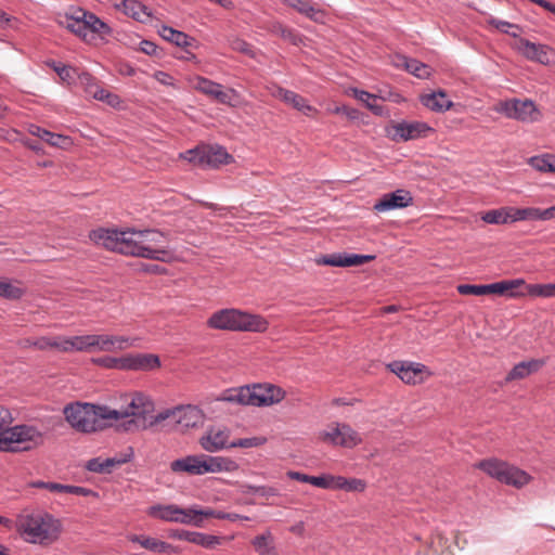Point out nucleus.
Wrapping results in <instances>:
<instances>
[{
  "label": "nucleus",
  "mask_w": 555,
  "mask_h": 555,
  "mask_svg": "<svg viewBox=\"0 0 555 555\" xmlns=\"http://www.w3.org/2000/svg\"><path fill=\"white\" fill-rule=\"evenodd\" d=\"M65 420L77 431L94 433L112 425V417L116 416L114 409L106 405L73 402L64 406Z\"/></svg>",
  "instance_id": "3"
},
{
  "label": "nucleus",
  "mask_w": 555,
  "mask_h": 555,
  "mask_svg": "<svg viewBox=\"0 0 555 555\" xmlns=\"http://www.w3.org/2000/svg\"><path fill=\"white\" fill-rule=\"evenodd\" d=\"M526 296L554 298L555 297V282L548 284H526L522 286Z\"/></svg>",
  "instance_id": "38"
},
{
  "label": "nucleus",
  "mask_w": 555,
  "mask_h": 555,
  "mask_svg": "<svg viewBox=\"0 0 555 555\" xmlns=\"http://www.w3.org/2000/svg\"><path fill=\"white\" fill-rule=\"evenodd\" d=\"M413 204V197L408 190L399 189L391 193L384 194L373 206L377 212H385L393 209H401Z\"/></svg>",
  "instance_id": "17"
},
{
  "label": "nucleus",
  "mask_w": 555,
  "mask_h": 555,
  "mask_svg": "<svg viewBox=\"0 0 555 555\" xmlns=\"http://www.w3.org/2000/svg\"><path fill=\"white\" fill-rule=\"evenodd\" d=\"M42 141L49 143L52 146L56 147H66L72 144L70 138L57 133H52L49 130L43 132Z\"/></svg>",
  "instance_id": "50"
},
{
  "label": "nucleus",
  "mask_w": 555,
  "mask_h": 555,
  "mask_svg": "<svg viewBox=\"0 0 555 555\" xmlns=\"http://www.w3.org/2000/svg\"><path fill=\"white\" fill-rule=\"evenodd\" d=\"M250 544L258 555H280L274 537L270 530L254 537Z\"/></svg>",
  "instance_id": "32"
},
{
  "label": "nucleus",
  "mask_w": 555,
  "mask_h": 555,
  "mask_svg": "<svg viewBox=\"0 0 555 555\" xmlns=\"http://www.w3.org/2000/svg\"><path fill=\"white\" fill-rule=\"evenodd\" d=\"M545 364L544 360L531 359L517 363L506 375L505 383L522 379L538 372Z\"/></svg>",
  "instance_id": "28"
},
{
  "label": "nucleus",
  "mask_w": 555,
  "mask_h": 555,
  "mask_svg": "<svg viewBox=\"0 0 555 555\" xmlns=\"http://www.w3.org/2000/svg\"><path fill=\"white\" fill-rule=\"evenodd\" d=\"M169 537L182 541H188L190 543L203 546L205 548L212 550L216 546L220 545L223 538L212 534H207L197 531H188L183 529H175L171 530Z\"/></svg>",
  "instance_id": "21"
},
{
  "label": "nucleus",
  "mask_w": 555,
  "mask_h": 555,
  "mask_svg": "<svg viewBox=\"0 0 555 555\" xmlns=\"http://www.w3.org/2000/svg\"><path fill=\"white\" fill-rule=\"evenodd\" d=\"M429 132H434V129L424 121L393 122L386 128L387 137L395 142L425 138Z\"/></svg>",
  "instance_id": "13"
},
{
  "label": "nucleus",
  "mask_w": 555,
  "mask_h": 555,
  "mask_svg": "<svg viewBox=\"0 0 555 555\" xmlns=\"http://www.w3.org/2000/svg\"><path fill=\"white\" fill-rule=\"evenodd\" d=\"M153 411L152 401L142 393H134L127 408L121 410H115L116 416L112 417L113 421H119L122 418H129L122 424L125 430L132 431L139 429H145L151 427L150 422L154 416H150Z\"/></svg>",
  "instance_id": "9"
},
{
  "label": "nucleus",
  "mask_w": 555,
  "mask_h": 555,
  "mask_svg": "<svg viewBox=\"0 0 555 555\" xmlns=\"http://www.w3.org/2000/svg\"><path fill=\"white\" fill-rule=\"evenodd\" d=\"M207 326L221 331L262 333L268 330L269 323L259 314H251L238 309H221L210 315Z\"/></svg>",
  "instance_id": "5"
},
{
  "label": "nucleus",
  "mask_w": 555,
  "mask_h": 555,
  "mask_svg": "<svg viewBox=\"0 0 555 555\" xmlns=\"http://www.w3.org/2000/svg\"><path fill=\"white\" fill-rule=\"evenodd\" d=\"M456 289L461 295H486V285L460 284L457 285Z\"/></svg>",
  "instance_id": "52"
},
{
  "label": "nucleus",
  "mask_w": 555,
  "mask_h": 555,
  "mask_svg": "<svg viewBox=\"0 0 555 555\" xmlns=\"http://www.w3.org/2000/svg\"><path fill=\"white\" fill-rule=\"evenodd\" d=\"M518 51L527 59L533 62H538L543 65H547L551 62V55L554 50L542 43H534L525 38H520L517 41Z\"/></svg>",
  "instance_id": "19"
},
{
  "label": "nucleus",
  "mask_w": 555,
  "mask_h": 555,
  "mask_svg": "<svg viewBox=\"0 0 555 555\" xmlns=\"http://www.w3.org/2000/svg\"><path fill=\"white\" fill-rule=\"evenodd\" d=\"M375 259L374 255H357L347 253H337L325 255L318 258V264L332 266V267H354L361 266Z\"/></svg>",
  "instance_id": "18"
},
{
  "label": "nucleus",
  "mask_w": 555,
  "mask_h": 555,
  "mask_svg": "<svg viewBox=\"0 0 555 555\" xmlns=\"http://www.w3.org/2000/svg\"><path fill=\"white\" fill-rule=\"evenodd\" d=\"M159 366V357L153 353H129L125 356V371H153Z\"/></svg>",
  "instance_id": "23"
},
{
  "label": "nucleus",
  "mask_w": 555,
  "mask_h": 555,
  "mask_svg": "<svg viewBox=\"0 0 555 555\" xmlns=\"http://www.w3.org/2000/svg\"><path fill=\"white\" fill-rule=\"evenodd\" d=\"M223 512L217 511L210 507L201 508L198 507V518L202 520V528L204 527V520L206 518L222 519Z\"/></svg>",
  "instance_id": "54"
},
{
  "label": "nucleus",
  "mask_w": 555,
  "mask_h": 555,
  "mask_svg": "<svg viewBox=\"0 0 555 555\" xmlns=\"http://www.w3.org/2000/svg\"><path fill=\"white\" fill-rule=\"evenodd\" d=\"M555 219V205L545 209L538 208L537 220L547 221Z\"/></svg>",
  "instance_id": "59"
},
{
  "label": "nucleus",
  "mask_w": 555,
  "mask_h": 555,
  "mask_svg": "<svg viewBox=\"0 0 555 555\" xmlns=\"http://www.w3.org/2000/svg\"><path fill=\"white\" fill-rule=\"evenodd\" d=\"M179 505L176 504H155L147 508L146 514L155 519L167 522H177Z\"/></svg>",
  "instance_id": "33"
},
{
  "label": "nucleus",
  "mask_w": 555,
  "mask_h": 555,
  "mask_svg": "<svg viewBox=\"0 0 555 555\" xmlns=\"http://www.w3.org/2000/svg\"><path fill=\"white\" fill-rule=\"evenodd\" d=\"M495 112L505 115L507 118L520 121L532 122L538 119L539 112L534 103L530 100H508L501 101L495 106Z\"/></svg>",
  "instance_id": "14"
},
{
  "label": "nucleus",
  "mask_w": 555,
  "mask_h": 555,
  "mask_svg": "<svg viewBox=\"0 0 555 555\" xmlns=\"http://www.w3.org/2000/svg\"><path fill=\"white\" fill-rule=\"evenodd\" d=\"M481 220L489 224L513 223L511 206L488 210L481 215Z\"/></svg>",
  "instance_id": "36"
},
{
  "label": "nucleus",
  "mask_w": 555,
  "mask_h": 555,
  "mask_svg": "<svg viewBox=\"0 0 555 555\" xmlns=\"http://www.w3.org/2000/svg\"><path fill=\"white\" fill-rule=\"evenodd\" d=\"M15 527L23 540L30 544H51L59 539L61 532L60 521L40 511L20 514Z\"/></svg>",
  "instance_id": "2"
},
{
  "label": "nucleus",
  "mask_w": 555,
  "mask_h": 555,
  "mask_svg": "<svg viewBox=\"0 0 555 555\" xmlns=\"http://www.w3.org/2000/svg\"><path fill=\"white\" fill-rule=\"evenodd\" d=\"M285 391L272 384H258L227 390L219 400L243 405L263 406L281 402Z\"/></svg>",
  "instance_id": "6"
},
{
  "label": "nucleus",
  "mask_w": 555,
  "mask_h": 555,
  "mask_svg": "<svg viewBox=\"0 0 555 555\" xmlns=\"http://www.w3.org/2000/svg\"><path fill=\"white\" fill-rule=\"evenodd\" d=\"M323 442L344 448H353L361 443L360 435L346 423H332L319 434Z\"/></svg>",
  "instance_id": "12"
},
{
  "label": "nucleus",
  "mask_w": 555,
  "mask_h": 555,
  "mask_svg": "<svg viewBox=\"0 0 555 555\" xmlns=\"http://www.w3.org/2000/svg\"><path fill=\"white\" fill-rule=\"evenodd\" d=\"M272 31L293 44H298L300 41L299 35L294 29L288 28L283 24H274L272 26Z\"/></svg>",
  "instance_id": "47"
},
{
  "label": "nucleus",
  "mask_w": 555,
  "mask_h": 555,
  "mask_svg": "<svg viewBox=\"0 0 555 555\" xmlns=\"http://www.w3.org/2000/svg\"><path fill=\"white\" fill-rule=\"evenodd\" d=\"M202 151L199 150H189L184 154H182V157L191 163H199Z\"/></svg>",
  "instance_id": "64"
},
{
  "label": "nucleus",
  "mask_w": 555,
  "mask_h": 555,
  "mask_svg": "<svg viewBox=\"0 0 555 555\" xmlns=\"http://www.w3.org/2000/svg\"><path fill=\"white\" fill-rule=\"evenodd\" d=\"M257 494L264 498L276 496L279 495V490L274 487L259 486V488H257Z\"/></svg>",
  "instance_id": "62"
},
{
  "label": "nucleus",
  "mask_w": 555,
  "mask_h": 555,
  "mask_svg": "<svg viewBox=\"0 0 555 555\" xmlns=\"http://www.w3.org/2000/svg\"><path fill=\"white\" fill-rule=\"evenodd\" d=\"M420 101L425 107L436 113H443L453 106V102L448 99L443 90L422 94Z\"/></svg>",
  "instance_id": "27"
},
{
  "label": "nucleus",
  "mask_w": 555,
  "mask_h": 555,
  "mask_svg": "<svg viewBox=\"0 0 555 555\" xmlns=\"http://www.w3.org/2000/svg\"><path fill=\"white\" fill-rule=\"evenodd\" d=\"M25 294V289L20 282H11L8 279H0V297L10 300L20 299Z\"/></svg>",
  "instance_id": "40"
},
{
  "label": "nucleus",
  "mask_w": 555,
  "mask_h": 555,
  "mask_svg": "<svg viewBox=\"0 0 555 555\" xmlns=\"http://www.w3.org/2000/svg\"><path fill=\"white\" fill-rule=\"evenodd\" d=\"M310 485L322 489L336 490V476L322 475V476H310Z\"/></svg>",
  "instance_id": "49"
},
{
  "label": "nucleus",
  "mask_w": 555,
  "mask_h": 555,
  "mask_svg": "<svg viewBox=\"0 0 555 555\" xmlns=\"http://www.w3.org/2000/svg\"><path fill=\"white\" fill-rule=\"evenodd\" d=\"M530 163L539 171L555 172V158L553 156L532 157Z\"/></svg>",
  "instance_id": "48"
},
{
  "label": "nucleus",
  "mask_w": 555,
  "mask_h": 555,
  "mask_svg": "<svg viewBox=\"0 0 555 555\" xmlns=\"http://www.w3.org/2000/svg\"><path fill=\"white\" fill-rule=\"evenodd\" d=\"M231 47L235 51H238V52L249 55V56H254V51H253L251 46L242 39L236 38V39L232 40Z\"/></svg>",
  "instance_id": "53"
},
{
  "label": "nucleus",
  "mask_w": 555,
  "mask_h": 555,
  "mask_svg": "<svg viewBox=\"0 0 555 555\" xmlns=\"http://www.w3.org/2000/svg\"><path fill=\"white\" fill-rule=\"evenodd\" d=\"M67 347L68 352L70 351H79V352H91V334L82 335V336H73L67 337Z\"/></svg>",
  "instance_id": "43"
},
{
  "label": "nucleus",
  "mask_w": 555,
  "mask_h": 555,
  "mask_svg": "<svg viewBox=\"0 0 555 555\" xmlns=\"http://www.w3.org/2000/svg\"><path fill=\"white\" fill-rule=\"evenodd\" d=\"M231 159L232 156L227 152V150L223 146L211 145L202 150L199 163H206L208 165L217 167L222 164H229Z\"/></svg>",
  "instance_id": "31"
},
{
  "label": "nucleus",
  "mask_w": 555,
  "mask_h": 555,
  "mask_svg": "<svg viewBox=\"0 0 555 555\" xmlns=\"http://www.w3.org/2000/svg\"><path fill=\"white\" fill-rule=\"evenodd\" d=\"M67 493L75 494V495H81V496H98V493L94 492L91 489L79 487V486H68Z\"/></svg>",
  "instance_id": "57"
},
{
  "label": "nucleus",
  "mask_w": 555,
  "mask_h": 555,
  "mask_svg": "<svg viewBox=\"0 0 555 555\" xmlns=\"http://www.w3.org/2000/svg\"><path fill=\"white\" fill-rule=\"evenodd\" d=\"M333 113L344 114L350 120H356L360 117V112L358 109L345 105L335 107Z\"/></svg>",
  "instance_id": "56"
},
{
  "label": "nucleus",
  "mask_w": 555,
  "mask_h": 555,
  "mask_svg": "<svg viewBox=\"0 0 555 555\" xmlns=\"http://www.w3.org/2000/svg\"><path fill=\"white\" fill-rule=\"evenodd\" d=\"M284 4L293 8L298 13L305 15L314 23L324 24L327 18V12L318 7L311 0H282Z\"/></svg>",
  "instance_id": "24"
},
{
  "label": "nucleus",
  "mask_w": 555,
  "mask_h": 555,
  "mask_svg": "<svg viewBox=\"0 0 555 555\" xmlns=\"http://www.w3.org/2000/svg\"><path fill=\"white\" fill-rule=\"evenodd\" d=\"M154 78L162 85L175 86V79L169 74L158 70L154 73Z\"/></svg>",
  "instance_id": "60"
},
{
  "label": "nucleus",
  "mask_w": 555,
  "mask_h": 555,
  "mask_svg": "<svg viewBox=\"0 0 555 555\" xmlns=\"http://www.w3.org/2000/svg\"><path fill=\"white\" fill-rule=\"evenodd\" d=\"M12 422L10 410L0 405V451H27L39 443L41 435L35 427L27 425L10 427Z\"/></svg>",
  "instance_id": "4"
},
{
  "label": "nucleus",
  "mask_w": 555,
  "mask_h": 555,
  "mask_svg": "<svg viewBox=\"0 0 555 555\" xmlns=\"http://www.w3.org/2000/svg\"><path fill=\"white\" fill-rule=\"evenodd\" d=\"M237 468V463L229 457L209 456L205 454L188 455L175 460L170 464V469L173 473H186L189 475L234 472Z\"/></svg>",
  "instance_id": "8"
},
{
  "label": "nucleus",
  "mask_w": 555,
  "mask_h": 555,
  "mask_svg": "<svg viewBox=\"0 0 555 555\" xmlns=\"http://www.w3.org/2000/svg\"><path fill=\"white\" fill-rule=\"evenodd\" d=\"M286 476L293 480H297V481H300V482H306V483H309L310 482V475H307V474H304V473H300V472H295V470H288L286 473Z\"/></svg>",
  "instance_id": "63"
},
{
  "label": "nucleus",
  "mask_w": 555,
  "mask_h": 555,
  "mask_svg": "<svg viewBox=\"0 0 555 555\" xmlns=\"http://www.w3.org/2000/svg\"><path fill=\"white\" fill-rule=\"evenodd\" d=\"M57 23L85 41H91L94 35L108 34L111 30L95 14L81 8H72L59 16Z\"/></svg>",
  "instance_id": "7"
},
{
  "label": "nucleus",
  "mask_w": 555,
  "mask_h": 555,
  "mask_svg": "<svg viewBox=\"0 0 555 555\" xmlns=\"http://www.w3.org/2000/svg\"><path fill=\"white\" fill-rule=\"evenodd\" d=\"M177 524L202 528V520L198 518V506L194 505L186 508L179 506Z\"/></svg>",
  "instance_id": "41"
},
{
  "label": "nucleus",
  "mask_w": 555,
  "mask_h": 555,
  "mask_svg": "<svg viewBox=\"0 0 555 555\" xmlns=\"http://www.w3.org/2000/svg\"><path fill=\"white\" fill-rule=\"evenodd\" d=\"M89 238L99 246L126 256L164 261V256L167 255L166 248L158 246L163 242L164 234L157 230L119 231L99 228L90 232Z\"/></svg>",
  "instance_id": "1"
},
{
  "label": "nucleus",
  "mask_w": 555,
  "mask_h": 555,
  "mask_svg": "<svg viewBox=\"0 0 555 555\" xmlns=\"http://www.w3.org/2000/svg\"><path fill=\"white\" fill-rule=\"evenodd\" d=\"M475 467L500 482L518 489L531 480V476L525 470L498 459L482 460L475 464Z\"/></svg>",
  "instance_id": "10"
},
{
  "label": "nucleus",
  "mask_w": 555,
  "mask_h": 555,
  "mask_svg": "<svg viewBox=\"0 0 555 555\" xmlns=\"http://www.w3.org/2000/svg\"><path fill=\"white\" fill-rule=\"evenodd\" d=\"M48 65H50L57 73L62 80H67L70 78V67H67L62 63H57L54 61L48 63Z\"/></svg>",
  "instance_id": "55"
},
{
  "label": "nucleus",
  "mask_w": 555,
  "mask_h": 555,
  "mask_svg": "<svg viewBox=\"0 0 555 555\" xmlns=\"http://www.w3.org/2000/svg\"><path fill=\"white\" fill-rule=\"evenodd\" d=\"M522 286H525L524 279L503 280L486 285V295L494 294L508 298H520L526 296Z\"/></svg>",
  "instance_id": "22"
},
{
  "label": "nucleus",
  "mask_w": 555,
  "mask_h": 555,
  "mask_svg": "<svg viewBox=\"0 0 555 555\" xmlns=\"http://www.w3.org/2000/svg\"><path fill=\"white\" fill-rule=\"evenodd\" d=\"M393 64L397 67H403L406 72L421 79H426L431 74V69L428 65L404 55H397Z\"/></svg>",
  "instance_id": "30"
},
{
  "label": "nucleus",
  "mask_w": 555,
  "mask_h": 555,
  "mask_svg": "<svg viewBox=\"0 0 555 555\" xmlns=\"http://www.w3.org/2000/svg\"><path fill=\"white\" fill-rule=\"evenodd\" d=\"M488 24L496 28L498 30L508 34L513 37H518L520 27L516 24H512L506 21H501L494 17H490L488 21Z\"/></svg>",
  "instance_id": "44"
},
{
  "label": "nucleus",
  "mask_w": 555,
  "mask_h": 555,
  "mask_svg": "<svg viewBox=\"0 0 555 555\" xmlns=\"http://www.w3.org/2000/svg\"><path fill=\"white\" fill-rule=\"evenodd\" d=\"M192 86L196 91L221 104L233 106V101L237 98V92L234 89L223 90V87L220 83L202 76L194 77Z\"/></svg>",
  "instance_id": "15"
},
{
  "label": "nucleus",
  "mask_w": 555,
  "mask_h": 555,
  "mask_svg": "<svg viewBox=\"0 0 555 555\" xmlns=\"http://www.w3.org/2000/svg\"><path fill=\"white\" fill-rule=\"evenodd\" d=\"M387 367L395 373L405 384H418L423 382L421 374L426 369L422 363H413L405 361H393Z\"/></svg>",
  "instance_id": "20"
},
{
  "label": "nucleus",
  "mask_w": 555,
  "mask_h": 555,
  "mask_svg": "<svg viewBox=\"0 0 555 555\" xmlns=\"http://www.w3.org/2000/svg\"><path fill=\"white\" fill-rule=\"evenodd\" d=\"M126 459L108 457L102 460L101 457H94L87 462L86 468L92 473H111L112 468L122 463H126Z\"/></svg>",
  "instance_id": "35"
},
{
  "label": "nucleus",
  "mask_w": 555,
  "mask_h": 555,
  "mask_svg": "<svg viewBox=\"0 0 555 555\" xmlns=\"http://www.w3.org/2000/svg\"><path fill=\"white\" fill-rule=\"evenodd\" d=\"M129 540L132 543L141 545L143 548L156 554H173L178 553L179 548L170 543L149 535H131Z\"/></svg>",
  "instance_id": "25"
},
{
  "label": "nucleus",
  "mask_w": 555,
  "mask_h": 555,
  "mask_svg": "<svg viewBox=\"0 0 555 555\" xmlns=\"http://www.w3.org/2000/svg\"><path fill=\"white\" fill-rule=\"evenodd\" d=\"M513 223L525 220H537L538 207L516 208L511 206Z\"/></svg>",
  "instance_id": "45"
},
{
  "label": "nucleus",
  "mask_w": 555,
  "mask_h": 555,
  "mask_svg": "<svg viewBox=\"0 0 555 555\" xmlns=\"http://www.w3.org/2000/svg\"><path fill=\"white\" fill-rule=\"evenodd\" d=\"M92 362L105 369H116L125 371V356L119 358L114 357H101L93 359Z\"/></svg>",
  "instance_id": "46"
},
{
  "label": "nucleus",
  "mask_w": 555,
  "mask_h": 555,
  "mask_svg": "<svg viewBox=\"0 0 555 555\" xmlns=\"http://www.w3.org/2000/svg\"><path fill=\"white\" fill-rule=\"evenodd\" d=\"M275 96L284 101L286 104L293 106L295 109L301 112L306 116H310L315 112V108L309 105L305 98L294 91L284 88H278Z\"/></svg>",
  "instance_id": "29"
},
{
  "label": "nucleus",
  "mask_w": 555,
  "mask_h": 555,
  "mask_svg": "<svg viewBox=\"0 0 555 555\" xmlns=\"http://www.w3.org/2000/svg\"><path fill=\"white\" fill-rule=\"evenodd\" d=\"M352 95L362 102L373 114L382 116L384 106L376 104L377 96L364 90L352 89Z\"/></svg>",
  "instance_id": "39"
},
{
  "label": "nucleus",
  "mask_w": 555,
  "mask_h": 555,
  "mask_svg": "<svg viewBox=\"0 0 555 555\" xmlns=\"http://www.w3.org/2000/svg\"><path fill=\"white\" fill-rule=\"evenodd\" d=\"M67 337H50V348H54L61 350L63 352H68L67 347Z\"/></svg>",
  "instance_id": "58"
},
{
  "label": "nucleus",
  "mask_w": 555,
  "mask_h": 555,
  "mask_svg": "<svg viewBox=\"0 0 555 555\" xmlns=\"http://www.w3.org/2000/svg\"><path fill=\"white\" fill-rule=\"evenodd\" d=\"M229 431L221 428H210L205 436L199 440L202 448L208 452H216L224 448H230L228 444Z\"/></svg>",
  "instance_id": "26"
},
{
  "label": "nucleus",
  "mask_w": 555,
  "mask_h": 555,
  "mask_svg": "<svg viewBox=\"0 0 555 555\" xmlns=\"http://www.w3.org/2000/svg\"><path fill=\"white\" fill-rule=\"evenodd\" d=\"M140 50L147 55H155L157 46L152 41L143 40L140 43Z\"/></svg>",
  "instance_id": "61"
},
{
  "label": "nucleus",
  "mask_w": 555,
  "mask_h": 555,
  "mask_svg": "<svg viewBox=\"0 0 555 555\" xmlns=\"http://www.w3.org/2000/svg\"><path fill=\"white\" fill-rule=\"evenodd\" d=\"M124 11L134 20L145 23L150 20L151 13L147 8L138 0H124Z\"/></svg>",
  "instance_id": "37"
},
{
  "label": "nucleus",
  "mask_w": 555,
  "mask_h": 555,
  "mask_svg": "<svg viewBox=\"0 0 555 555\" xmlns=\"http://www.w3.org/2000/svg\"><path fill=\"white\" fill-rule=\"evenodd\" d=\"M365 487V481L362 479L336 476V490L362 492L364 491Z\"/></svg>",
  "instance_id": "42"
},
{
  "label": "nucleus",
  "mask_w": 555,
  "mask_h": 555,
  "mask_svg": "<svg viewBox=\"0 0 555 555\" xmlns=\"http://www.w3.org/2000/svg\"><path fill=\"white\" fill-rule=\"evenodd\" d=\"M267 442L264 437L242 438L230 443V448H255Z\"/></svg>",
  "instance_id": "51"
},
{
  "label": "nucleus",
  "mask_w": 555,
  "mask_h": 555,
  "mask_svg": "<svg viewBox=\"0 0 555 555\" xmlns=\"http://www.w3.org/2000/svg\"><path fill=\"white\" fill-rule=\"evenodd\" d=\"M137 338L127 336L91 334V352H117L137 346Z\"/></svg>",
  "instance_id": "16"
},
{
  "label": "nucleus",
  "mask_w": 555,
  "mask_h": 555,
  "mask_svg": "<svg viewBox=\"0 0 555 555\" xmlns=\"http://www.w3.org/2000/svg\"><path fill=\"white\" fill-rule=\"evenodd\" d=\"M171 420L180 429L194 428L203 424L204 414L195 405H181L156 414L150 425H157Z\"/></svg>",
  "instance_id": "11"
},
{
  "label": "nucleus",
  "mask_w": 555,
  "mask_h": 555,
  "mask_svg": "<svg viewBox=\"0 0 555 555\" xmlns=\"http://www.w3.org/2000/svg\"><path fill=\"white\" fill-rule=\"evenodd\" d=\"M159 35L167 41L175 43L181 48L193 47L196 40L193 37L184 34L183 31L176 30L169 26H163Z\"/></svg>",
  "instance_id": "34"
}]
</instances>
